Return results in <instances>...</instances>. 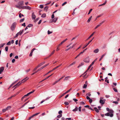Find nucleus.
Returning <instances> with one entry per match:
<instances>
[{
  "instance_id": "obj_33",
  "label": "nucleus",
  "mask_w": 120,
  "mask_h": 120,
  "mask_svg": "<svg viewBox=\"0 0 120 120\" xmlns=\"http://www.w3.org/2000/svg\"><path fill=\"white\" fill-rule=\"evenodd\" d=\"M11 106H8L6 108V109L7 110H8L10 109L11 108Z\"/></svg>"
},
{
  "instance_id": "obj_3",
  "label": "nucleus",
  "mask_w": 120,
  "mask_h": 120,
  "mask_svg": "<svg viewBox=\"0 0 120 120\" xmlns=\"http://www.w3.org/2000/svg\"><path fill=\"white\" fill-rule=\"evenodd\" d=\"M106 110L109 112L111 114H112L113 112V110L111 109H110L109 108H106Z\"/></svg>"
},
{
  "instance_id": "obj_35",
  "label": "nucleus",
  "mask_w": 120,
  "mask_h": 120,
  "mask_svg": "<svg viewBox=\"0 0 120 120\" xmlns=\"http://www.w3.org/2000/svg\"><path fill=\"white\" fill-rule=\"evenodd\" d=\"M22 16H23L24 15L23 14H21V13H20L19 14V17L20 18H21L22 17Z\"/></svg>"
},
{
  "instance_id": "obj_59",
  "label": "nucleus",
  "mask_w": 120,
  "mask_h": 120,
  "mask_svg": "<svg viewBox=\"0 0 120 120\" xmlns=\"http://www.w3.org/2000/svg\"><path fill=\"white\" fill-rule=\"evenodd\" d=\"M80 104H82V105H84L85 104V103L84 102H83V101H82V102H81L80 103Z\"/></svg>"
},
{
  "instance_id": "obj_61",
  "label": "nucleus",
  "mask_w": 120,
  "mask_h": 120,
  "mask_svg": "<svg viewBox=\"0 0 120 120\" xmlns=\"http://www.w3.org/2000/svg\"><path fill=\"white\" fill-rule=\"evenodd\" d=\"M73 100L75 102L77 101H78V100L75 98H74L73 99Z\"/></svg>"
},
{
  "instance_id": "obj_49",
  "label": "nucleus",
  "mask_w": 120,
  "mask_h": 120,
  "mask_svg": "<svg viewBox=\"0 0 120 120\" xmlns=\"http://www.w3.org/2000/svg\"><path fill=\"white\" fill-rule=\"evenodd\" d=\"M86 95H88L89 96H90L91 95V94L90 93H88L86 94Z\"/></svg>"
},
{
  "instance_id": "obj_64",
  "label": "nucleus",
  "mask_w": 120,
  "mask_h": 120,
  "mask_svg": "<svg viewBox=\"0 0 120 120\" xmlns=\"http://www.w3.org/2000/svg\"><path fill=\"white\" fill-rule=\"evenodd\" d=\"M62 113V111L61 110L60 111L58 112V113L59 114H61Z\"/></svg>"
},
{
  "instance_id": "obj_39",
  "label": "nucleus",
  "mask_w": 120,
  "mask_h": 120,
  "mask_svg": "<svg viewBox=\"0 0 120 120\" xmlns=\"http://www.w3.org/2000/svg\"><path fill=\"white\" fill-rule=\"evenodd\" d=\"M62 114H60V115H59L57 116V117L58 118H60L62 117Z\"/></svg>"
},
{
  "instance_id": "obj_63",
  "label": "nucleus",
  "mask_w": 120,
  "mask_h": 120,
  "mask_svg": "<svg viewBox=\"0 0 120 120\" xmlns=\"http://www.w3.org/2000/svg\"><path fill=\"white\" fill-rule=\"evenodd\" d=\"M67 3V2H65L62 5V6H64V5L66 4Z\"/></svg>"
},
{
  "instance_id": "obj_57",
  "label": "nucleus",
  "mask_w": 120,
  "mask_h": 120,
  "mask_svg": "<svg viewBox=\"0 0 120 120\" xmlns=\"http://www.w3.org/2000/svg\"><path fill=\"white\" fill-rule=\"evenodd\" d=\"M30 69H29L28 70H26L25 71L26 73H27L30 71Z\"/></svg>"
},
{
  "instance_id": "obj_19",
  "label": "nucleus",
  "mask_w": 120,
  "mask_h": 120,
  "mask_svg": "<svg viewBox=\"0 0 120 120\" xmlns=\"http://www.w3.org/2000/svg\"><path fill=\"white\" fill-rule=\"evenodd\" d=\"M95 32H93L92 34L87 39V40L88 39H90L94 34L95 33Z\"/></svg>"
},
{
  "instance_id": "obj_52",
  "label": "nucleus",
  "mask_w": 120,
  "mask_h": 120,
  "mask_svg": "<svg viewBox=\"0 0 120 120\" xmlns=\"http://www.w3.org/2000/svg\"><path fill=\"white\" fill-rule=\"evenodd\" d=\"M40 8L41 9L43 8V5H41L40 6Z\"/></svg>"
},
{
  "instance_id": "obj_58",
  "label": "nucleus",
  "mask_w": 120,
  "mask_h": 120,
  "mask_svg": "<svg viewBox=\"0 0 120 120\" xmlns=\"http://www.w3.org/2000/svg\"><path fill=\"white\" fill-rule=\"evenodd\" d=\"M64 104L66 105H68L69 104V103L68 102H65Z\"/></svg>"
},
{
  "instance_id": "obj_25",
  "label": "nucleus",
  "mask_w": 120,
  "mask_h": 120,
  "mask_svg": "<svg viewBox=\"0 0 120 120\" xmlns=\"http://www.w3.org/2000/svg\"><path fill=\"white\" fill-rule=\"evenodd\" d=\"M17 82V81H15L14 82H13L12 83V84H11V85L10 86L9 88L11 87V86L13 85L16 82Z\"/></svg>"
},
{
  "instance_id": "obj_28",
  "label": "nucleus",
  "mask_w": 120,
  "mask_h": 120,
  "mask_svg": "<svg viewBox=\"0 0 120 120\" xmlns=\"http://www.w3.org/2000/svg\"><path fill=\"white\" fill-rule=\"evenodd\" d=\"M5 44V43L2 44L0 45V48L2 47Z\"/></svg>"
},
{
  "instance_id": "obj_7",
  "label": "nucleus",
  "mask_w": 120,
  "mask_h": 120,
  "mask_svg": "<svg viewBox=\"0 0 120 120\" xmlns=\"http://www.w3.org/2000/svg\"><path fill=\"white\" fill-rule=\"evenodd\" d=\"M18 4L21 6L24 5V1H20L18 3Z\"/></svg>"
},
{
  "instance_id": "obj_12",
  "label": "nucleus",
  "mask_w": 120,
  "mask_h": 120,
  "mask_svg": "<svg viewBox=\"0 0 120 120\" xmlns=\"http://www.w3.org/2000/svg\"><path fill=\"white\" fill-rule=\"evenodd\" d=\"M53 74H52L51 75H50L48 76L45 79H44L43 80L41 81L40 82H43V81H44L45 80H46V79H48V78L49 77H50Z\"/></svg>"
},
{
  "instance_id": "obj_23",
  "label": "nucleus",
  "mask_w": 120,
  "mask_h": 120,
  "mask_svg": "<svg viewBox=\"0 0 120 120\" xmlns=\"http://www.w3.org/2000/svg\"><path fill=\"white\" fill-rule=\"evenodd\" d=\"M57 18H56L52 20V22H56L57 19Z\"/></svg>"
},
{
  "instance_id": "obj_41",
  "label": "nucleus",
  "mask_w": 120,
  "mask_h": 120,
  "mask_svg": "<svg viewBox=\"0 0 120 120\" xmlns=\"http://www.w3.org/2000/svg\"><path fill=\"white\" fill-rule=\"evenodd\" d=\"M39 70V69L37 71H35V72H34V73H33L31 74V75H34V74L35 73H36L38 71H40V70Z\"/></svg>"
},
{
  "instance_id": "obj_14",
  "label": "nucleus",
  "mask_w": 120,
  "mask_h": 120,
  "mask_svg": "<svg viewBox=\"0 0 120 120\" xmlns=\"http://www.w3.org/2000/svg\"><path fill=\"white\" fill-rule=\"evenodd\" d=\"M99 51V49H96L94 50V52L95 53H98Z\"/></svg>"
},
{
  "instance_id": "obj_20",
  "label": "nucleus",
  "mask_w": 120,
  "mask_h": 120,
  "mask_svg": "<svg viewBox=\"0 0 120 120\" xmlns=\"http://www.w3.org/2000/svg\"><path fill=\"white\" fill-rule=\"evenodd\" d=\"M84 64V63L83 62L81 63V64H79L78 67V68H79L81 66H82Z\"/></svg>"
},
{
  "instance_id": "obj_53",
  "label": "nucleus",
  "mask_w": 120,
  "mask_h": 120,
  "mask_svg": "<svg viewBox=\"0 0 120 120\" xmlns=\"http://www.w3.org/2000/svg\"><path fill=\"white\" fill-rule=\"evenodd\" d=\"M24 18H23V19H20V22H23V21L24 20Z\"/></svg>"
},
{
  "instance_id": "obj_17",
  "label": "nucleus",
  "mask_w": 120,
  "mask_h": 120,
  "mask_svg": "<svg viewBox=\"0 0 120 120\" xmlns=\"http://www.w3.org/2000/svg\"><path fill=\"white\" fill-rule=\"evenodd\" d=\"M94 38H93L91 40L89 41L88 43L84 47H86L92 41Z\"/></svg>"
},
{
  "instance_id": "obj_15",
  "label": "nucleus",
  "mask_w": 120,
  "mask_h": 120,
  "mask_svg": "<svg viewBox=\"0 0 120 120\" xmlns=\"http://www.w3.org/2000/svg\"><path fill=\"white\" fill-rule=\"evenodd\" d=\"M32 17L33 19H34L35 18L36 16L35 15L34 13H32Z\"/></svg>"
},
{
  "instance_id": "obj_55",
  "label": "nucleus",
  "mask_w": 120,
  "mask_h": 120,
  "mask_svg": "<svg viewBox=\"0 0 120 120\" xmlns=\"http://www.w3.org/2000/svg\"><path fill=\"white\" fill-rule=\"evenodd\" d=\"M76 45V44H74L72 45V46H70V47L71 48H73L74 47V46H75Z\"/></svg>"
},
{
  "instance_id": "obj_9",
  "label": "nucleus",
  "mask_w": 120,
  "mask_h": 120,
  "mask_svg": "<svg viewBox=\"0 0 120 120\" xmlns=\"http://www.w3.org/2000/svg\"><path fill=\"white\" fill-rule=\"evenodd\" d=\"M49 64H46L45 65H44V66H42L41 68L39 69V70H41V69H43V68H44L45 67H46V66H48L49 65Z\"/></svg>"
},
{
  "instance_id": "obj_36",
  "label": "nucleus",
  "mask_w": 120,
  "mask_h": 120,
  "mask_svg": "<svg viewBox=\"0 0 120 120\" xmlns=\"http://www.w3.org/2000/svg\"><path fill=\"white\" fill-rule=\"evenodd\" d=\"M72 89V88H70L69 90L67 91L65 93L66 94L68 93V92H69V91H70Z\"/></svg>"
},
{
  "instance_id": "obj_32",
  "label": "nucleus",
  "mask_w": 120,
  "mask_h": 120,
  "mask_svg": "<svg viewBox=\"0 0 120 120\" xmlns=\"http://www.w3.org/2000/svg\"><path fill=\"white\" fill-rule=\"evenodd\" d=\"M39 113H40L39 112L36 113L34 114H33L32 116H33V117L36 115H38Z\"/></svg>"
},
{
  "instance_id": "obj_6",
  "label": "nucleus",
  "mask_w": 120,
  "mask_h": 120,
  "mask_svg": "<svg viewBox=\"0 0 120 120\" xmlns=\"http://www.w3.org/2000/svg\"><path fill=\"white\" fill-rule=\"evenodd\" d=\"M105 115L108 116H109L111 117H112L113 116V114H110L108 112L105 113Z\"/></svg>"
},
{
  "instance_id": "obj_22",
  "label": "nucleus",
  "mask_w": 120,
  "mask_h": 120,
  "mask_svg": "<svg viewBox=\"0 0 120 120\" xmlns=\"http://www.w3.org/2000/svg\"><path fill=\"white\" fill-rule=\"evenodd\" d=\"M78 107H77L76 106L75 107V109H73L72 110V111H78Z\"/></svg>"
},
{
  "instance_id": "obj_1",
  "label": "nucleus",
  "mask_w": 120,
  "mask_h": 120,
  "mask_svg": "<svg viewBox=\"0 0 120 120\" xmlns=\"http://www.w3.org/2000/svg\"><path fill=\"white\" fill-rule=\"evenodd\" d=\"M16 24V23L15 22H14L12 24L11 27V29L12 31H13L15 29Z\"/></svg>"
},
{
  "instance_id": "obj_47",
  "label": "nucleus",
  "mask_w": 120,
  "mask_h": 120,
  "mask_svg": "<svg viewBox=\"0 0 120 120\" xmlns=\"http://www.w3.org/2000/svg\"><path fill=\"white\" fill-rule=\"evenodd\" d=\"M112 103H115L116 104H118V102L117 101H113L112 102Z\"/></svg>"
},
{
  "instance_id": "obj_44",
  "label": "nucleus",
  "mask_w": 120,
  "mask_h": 120,
  "mask_svg": "<svg viewBox=\"0 0 120 120\" xmlns=\"http://www.w3.org/2000/svg\"><path fill=\"white\" fill-rule=\"evenodd\" d=\"M101 25H100V24H98V25L97 26H96L95 28V29H96L97 28H98V27H99V26H100Z\"/></svg>"
},
{
  "instance_id": "obj_30",
  "label": "nucleus",
  "mask_w": 120,
  "mask_h": 120,
  "mask_svg": "<svg viewBox=\"0 0 120 120\" xmlns=\"http://www.w3.org/2000/svg\"><path fill=\"white\" fill-rule=\"evenodd\" d=\"M75 62H74L72 63L71 64H70L68 66V67H70V66H71V65H72L74 64H75Z\"/></svg>"
},
{
  "instance_id": "obj_45",
  "label": "nucleus",
  "mask_w": 120,
  "mask_h": 120,
  "mask_svg": "<svg viewBox=\"0 0 120 120\" xmlns=\"http://www.w3.org/2000/svg\"><path fill=\"white\" fill-rule=\"evenodd\" d=\"M32 26V25L31 24H29L27 26L28 27H30Z\"/></svg>"
},
{
  "instance_id": "obj_8",
  "label": "nucleus",
  "mask_w": 120,
  "mask_h": 120,
  "mask_svg": "<svg viewBox=\"0 0 120 120\" xmlns=\"http://www.w3.org/2000/svg\"><path fill=\"white\" fill-rule=\"evenodd\" d=\"M22 83V82H18V83H17V84H16L13 87H15V88L17 86H19V85H20Z\"/></svg>"
},
{
  "instance_id": "obj_37",
  "label": "nucleus",
  "mask_w": 120,
  "mask_h": 120,
  "mask_svg": "<svg viewBox=\"0 0 120 120\" xmlns=\"http://www.w3.org/2000/svg\"><path fill=\"white\" fill-rule=\"evenodd\" d=\"M52 33V31H50L49 30H48V34H50Z\"/></svg>"
},
{
  "instance_id": "obj_18",
  "label": "nucleus",
  "mask_w": 120,
  "mask_h": 120,
  "mask_svg": "<svg viewBox=\"0 0 120 120\" xmlns=\"http://www.w3.org/2000/svg\"><path fill=\"white\" fill-rule=\"evenodd\" d=\"M92 16H91L89 18L88 20L87 21V22H89L90 21L91 19H92Z\"/></svg>"
},
{
  "instance_id": "obj_4",
  "label": "nucleus",
  "mask_w": 120,
  "mask_h": 120,
  "mask_svg": "<svg viewBox=\"0 0 120 120\" xmlns=\"http://www.w3.org/2000/svg\"><path fill=\"white\" fill-rule=\"evenodd\" d=\"M21 8L22 9H25L29 10H30L31 9V8L30 7L26 6H22V7H21Z\"/></svg>"
},
{
  "instance_id": "obj_27",
  "label": "nucleus",
  "mask_w": 120,
  "mask_h": 120,
  "mask_svg": "<svg viewBox=\"0 0 120 120\" xmlns=\"http://www.w3.org/2000/svg\"><path fill=\"white\" fill-rule=\"evenodd\" d=\"M70 77L69 76H68L66 77L64 79V80H68L69 78H70Z\"/></svg>"
},
{
  "instance_id": "obj_11",
  "label": "nucleus",
  "mask_w": 120,
  "mask_h": 120,
  "mask_svg": "<svg viewBox=\"0 0 120 120\" xmlns=\"http://www.w3.org/2000/svg\"><path fill=\"white\" fill-rule=\"evenodd\" d=\"M35 48H34L32 50H31V52L29 55V56H32V55L33 52V51H34V50H35Z\"/></svg>"
},
{
  "instance_id": "obj_38",
  "label": "nucleus",
  "mask_w": 120,
  "mask_h": 120,
  "mask_svg": "<svg viewBox=\"0 0 120 120\" xmlns=\"http://www.w3.org/2000/svg\"><path fill=\"white\" fill-rule=\"evenodd\" d=\"M52 71V70H51V71H49L46 74H45V75H44V76H45V75H47L49 73H50V72H51V71Z\"/></svg>"
},
{
  "instance_id": "obj_13",
  "label": "nucleus",
  "mask_w": 120,
  "mask_h": 120,
  "mask_svg": "<svg viewBox=\"0 0 120 120\" xmlns=\"http://www.w3.org/2000/svg\"><path fill=\"white\" fill-rule=\"evenodd\" d=\"M100 102L102 105L104 104L105 102V101L104 100L101 99L100 101Z\"/></svg>"
},
{
  "instance_id": "obj_24",
  "label": "nucleus",
  "mask_w": 120,
  "mask_h": 120,
  "mask_svg": "<svg viewBox=\"0 0 120 120\" xmlns=\"http://www.w3.org/2000/svg\"><path fill=\"white\" fill-rule=\"evenodd\" d=\"M62 65V64H61L60 65H59L58 66H57L55 68H54L52 70V71H53L54 70H55V69H57V68H59V67H60V66H61Z\"/></svg>"
},
{
  "instance_id": "obj_29",
  "label": "nucleus",
  "mask_w": 120,
  "mask_h": 120,
  "mask_svg": "<svg viewBox=\"0 0 120 120\" xmlns=\"http://www.w3.org/2000/svg\"><path fill=\"white\" fill-rule=\"evenodd\" d=\"M46 16V14L45 13L41 15V17L42 18H44Z\"/></svg>"
},
{
  "instance_id": "obj_54",
  "label": "nucleus",
  "mask_w": 120,
  "mask_h": 120,
  "mask_svg": "<svg viewBox=\"0 0 120 120\" xmlns=\"http://www.w3.org/2000/svg\"><path fill=\"white\" fill-rule=\"evenodd\" d=\"M89 102L90 103H91L92 102V99H90L89 100Z\"/></svg>"
},
{
  "instance_id": "obj_46",
  "label": "nucleus",
  "mask_w": 120,
  "mask_h": 120,
  "mask_svg": "<svg viewBox=\"0 0 120 120\" xmlns=\"http://www.w3.org/2000/svg\"><path fill=\"white\" fill-rule=\"evenodd\" d=\"M87 86V85H86L85 84H84L83 85V88H86Z\"/></svg>"
},
{
  "instance_id": "obj_21",
  "label": "nucleus",
  "mask_w": 120,
  "mask_h": 120,
  "mask_svg": "<svg viewBox=\"0 0 120 120\" xmlns=\"http://www.w3.org/2000/svg\"><path fill=\"white\" fill-rule=\"evenodd\" d=\"M24 30L23 29L22 30L20 31L19 32H18L19 33V35H21L23 33V31Z\"/></svg>"
},
{
  "instance_id": "obj_62",
  "label": "nucleus",
  "mask_w": 120,
  "mask_h": 120,
  "mask_svg": "<svg viewBox=\"0 0 120 120\" xmlns=\"http://www.w3.org/2000/svg\"><path fill=\"white\" fill-rule=\"evenodd\" d=\"M57 82L56 81H55L52 84V85H54Z\"/></svg>"
},
{
  "instance_id": "obj_60",
  "label": "nucleus",
  "mask_w": 120,
  "mask_h": 120,
  "mask_svg": "<svg viewBox=\"0 0 120 120\" xmlns=\"http://www.w3.org/2000/svg\"><path fill=\"white\" fill-rule=\"evenodd\" d=\"M79 111L80 112L81 111V107H79Z\"/></svg>"
},
{
  "instance_id": "obj_26",
  "label": "nucleus",
  "mask_w": 120,
  "mask_h": 120,
  "mask_svg": "<svg viewBox=\"0 0 120 120\" xmlns=\"http://www.w3.org/2000/svg\"><path fill=\"white\" fill-rule=\"evenodd\" d=\"M94 109L95 111L97 112H99L98 109H97V108L95 107L94 108Z\"/></svg>"
},
{
  "instance_id": "obj_10",
  "label": "nucleus",
  "mask_w": 120,
  "mask_h": 120,
  "mask_svg": "<svg viewBox=\"0 0 120 120\" xmlns=\"http://www.w3.org/2000/svg\"><path fill=\"white\" fill-rule=\"evenodd\" d=\"M4 69L3 67H1L0 68V74H1V72L3 71Z\"/></svg>"
},
{
  "instance_id": "obj_5",
  "label": "nucleus",
  "mask_w": 120,
  "mask_h": 120,
  "mask_svg": "<svg viewBox=\"0 0 120 120\" xmlns=\"http://www.w3.org/2000/svg\"><path fill=\"white\" fill-rule=\"evenodd\" d=\"M29 78L28 77H26L24 79H22L21 81V82L22 83H24L25 82H26L27 80L29 79Z\"/></svg>"
},
{
  "instance_id": "obj_42",
  "label": "nucleus",
  "mask_w": 120,
  "mask_h": 120,
  "mask_svg": "<svg viewBox=\"0 0 120 120\" xmlns=\"http://www.w3.org/2000/svg\"><path fill=\"white\" fill-rule=\"evenodd\" d=\"M48 7L47 6H46L44 8V10H46V11H47L48 9Z\"/></svg>"
},
{
  "instance_id": "obj_40",
  "label": "nucleus",
  "mask_w": 120,
  "mask_h": 120,
  "mask_svg": "<svg viewBox=\"0 0 120 120\" xmlns=\"http://www.w3.org/2000/svg\"><path fill=\"white\" fill-rule=\"evenodd\" d=\"M7 110H7V109L6 108V109H3L2 110V111L3 112H4Z\"/></svg>"
},
{
  "instance_id": "obj_50",
  "label": "nucleus",
  "mask_w": 120,
  "mask_h": 120,
  "mask_svg": "<svg viewBox=\"0 0 120 120\" xmlns=\"http://www.w3.org/2000/svg\"><path fill=\"white\" fill-rule=\"evenodd\" d=\"M92 10V9H91L90 10V11H89V12H88V15H89V14H90L91 12V11Z\"/></svg>"
},
{
  "instance_id": "obj_51",
  "label": "nucleus",
  "mask_w": 120,
  "mask_h": 120,
  "mask_svg": "<svg viewBox=\"0 0 120 120\" xmlns=\"http://www.w3.org/2000/svg\"><path fill=\"white\" fill-rule=\"evenodd\" d=\"M11 44V42L10 41H9L7 43V45H10Z\"/></svg>"
},
{
  "instance_id": "obj_31",
  "label": "nucleus",
  "mask_w": 120,
  "mask_h": 120,
  "mask_svg": "<svg viewBox=\"0 0 120 120\" xmlns=\"http://www.w3.org/2000/svg\"><path fill=\"white\" fill-rule=\"evenodd\" d=\"M55 51V50H54L51 53V54L49 55V57L50 56H52V55H53Z\"/></svg>"
},
{
  "instance_id": "obj_16",
  "label": "nucleus",
  "mask_w": 120,
  "mask_h": 120,
  "mask_svg": "<svg viewBox=\"0 0 120 120\" xmlns=\"http://www.w3.org/2000/svg\"><path fill=\"white\" fill-rule=\"evenodd\" d=\"M106 53H105L104 54L101 56V58H100V59H99V61H101L102 59L103 58V57L105 55H106Z\"/></svg>"
},
{
  "instance_id": "obj_2",
  "label": "nucleus",
  "mask_w": 120,
  "mask_h": 120,
  "mask_svg": "<svg viewBox=\"0 0 120 120\" xmlns=\"http://www.w3.org/2000/svg\"><path fill=\"white\" fill-rule=\"evenodd\" d=\"M83 61L87 63H89L90 61V58L89 57V56H88Z\"/></svg>"
},
{
  "instance_id": "obj_43",
  "label": "nucleus",
  "mask_w": 120,
  "mask_h": 120,
  "mask_svg": "<svg viewBox=\"0 0 120 120\" xmlns=\"http://www.w3.org/2000/svg\"><path fill=\"white\" fill-rule=\"evenodd\" d=\"M5 49L6 51L7 52L8 51V46H6L5 47Z\"/></svg>"
},
{
  "instance_id": "obj_34",
  "label": "nucleus",
  "mask_w": 120,
  "mask_h": 120,
  "mask_svg": "<svg viewBox=\"0 0 120 120\" xmlns=\"http://www.w3.org/2000/svg\"><path fill=\"white\" fill-rule=\"evenodd\" d=\"M16 8L19 9L20 8H21V7H22V6H21L20 5H19V6L16 5Z\"/></svg>"
},
{
  "instance_id": "obj_48",
  "label": "nucleus",
  "mask_w": 120,
  "mask_h": 120,
  "mask_svg": "<svg viewBox=\"0 0 120 120\" xmlns=\"http://www.w3.org/2000/svg\"><path fill=\"white\" fill-rule=\"evenodd\" d=\"M113 90L115 92H117V89H116L115 88H113Z\"/></svg>"
},
{
  "instance_id": "obj_56",
  "label": "nucleus",
  "mask_w": 120,
  "mask_h": 120,
  "mask_svg": "<svg viewBox=\"0 0 120 120\" xmlns=\"http://www.w3.org/2000/svg\"><path fill=\"white\" fill-rule=\"evenodd\" d=\"M65 94H65V93H63V94L62 95H61V96H60L59 97V98H61V97H62Z\"/></svg>"
}]
</instances>
